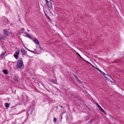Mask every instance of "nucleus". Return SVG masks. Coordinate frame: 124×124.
Instances as JSON below:
<instances>
[{
    "label": "nucleus",
    "instance_id": "obj_1",
    "mask_svg": "<svg viewBox=\"0 0 124 124\" xmlns=\"http://www.w3.org/2000/svg\"><path fill=\"white\" fill-rule=\"evenodd\" d=\"M17 65L18 67L21 69H22L24 67L23 62L21 58H19L18 60L17 63Z\"/></svg>",
    "mask_w": 124,
    "mask_h": 124
},
{
    "label": "nucleus",
    "instance_id": "obj_2",
    "mask_svg": "<svg viewBox=\"0 0 124 124\" xmlns=\"http://www.w3.org/2000/svg\"><path fill=\"white\" fill-rule=\"evenodd\" d=\"M46 3L48 7L50 8L53 7V4L51 2V0H45Z\"/></svg>",
    "mask_w": 124,
    "mask_h": 124
},
{
    "label": "nucleus",
    "instance_id": "obj_3",
    "mask_svg": "<svg viewBox=\"0 0 124 124\" xmlns=\"http://www.w3.org/2000/svg\"><path fill=\"white\" fill-rule=\"evenodd\" d=\"M19 52L20 50L19 49V50H18L17 51H16L14 54V56L16 59H18V56L19 54Z\"/></svg>",
    "mask_w": 124,
    "mask_h": 124
},
{
    "label": "nucleus",
    "instance_id": "obj_4",
    "mask_svg": "<svg viewBox=\"0 0 124 124\" xmlns=\"http://www.w3.org/2000/svg\"><path fill=\"white\" fill-rule=\"evenodd\" d=\"M96 105L97 106H98V108H99L100 110L102 112L104 113L105 115H107V114L105 111L104 110L101 108L100 106L99 105V104L97 103H96Z\"/></svg>",
    "mask_w": 124,
    "mask_h": 124
},
{
    "label": "nucleus",
    "instance_id": "obj_5",
    "mask_svg": "<svg viewBox=\"0 0 124 124\" xmlns=\"http://www.w3.org/2000/svg\"><path fill=\"white\" fill-rule=\"evenodd\" d=\"M4 33L5 35L6 36H8L10 34L11 32L8 31L7 29H5L3 30Z\"/></svg>",
    "mask_w": 124,
    "mask_h": 124
},
{
    "label": "nucleus",
    "instance_id": "obj_6",
    "mask_svg": "<svg viewBox=\"0 0 124 124\" xmlns=\"http://www.w3.org/2000/svg\"><path fill=\"white\" fill-rule=\"evenodd\" d=\"M21 52L22 53V55H25L27 54V52L24 49H21L20 50Z\"/></svg>",
    "mask_w": 124,
    "mask_h": 124
},
{
    "label": "nucleus",
    "instance_id": "obj_7",
    "mask_svg": "<svg viewBox=\"0 0 124 124\" xmlns=\"http://www.w3.org/2000/svg\"><path fill=\"white\" fill-rule=\"evenodd\" d=\"M22 33L26 34V35L25 36L26 37L31 39H32V37L28 33L26 32H22Z\"/></svg>",
    "mask_w": 124,
    "mask_h": 124
},
{
    "label": "nucleus",
    "instance_id": "obj_8",
    "mask_svg": "<svg viewBox=\"0 0 124 124\" xmlns=\"http://www.w3.org/2000/svg\"><path fill=\"white\" fill-rule=\"evenodd\" d=\"M93 67L95 68L97 70H98L100 73H101V74L103 75L104 76L105 74L104 73L102 72V71L100 70L97 67H95L94 66H93Z\"/></svg>",
    "mask_w": 124,
    "mask_h": 124
},
{
    "label": "nucleus",
    "instance_id": "obj_9",
    "mask_svg": "<svg viewBox=\"0 0 124 124\" xmlns=\"http://www.w3.org/2000/svg\"><path fill=\"white\" fill-rule=\"evenodd\" d=\"M18 80V77L16 76H14V80L16 82H17Z\"/></svg>",
    "mask_w": 124,
    "mask_h": 124
},
{
    "label": "nucleus",
    "instance_id": "obj_10",
    "mask_svg": "<svg viewBox=\"0 0 124 124\" xmlns=\"http://www.w3.org/2000/svg\"><path fill=\"white\" fill-rule=\"evenodd\" d=\"M33 41L37 45H39V42L37 39H34Z\"/></svg>",
    "mask_w": 124,
    "mask_h": 124
},
{
    "label": "nucleus",
    "instance_id": "obj_11",
    "mask_svg": "<svg viewBox=\"0 0 124 124\" xmlns=\"http://www.w3.org/2000/svg\"><path fill=\"white\" fill-rule=\"evenodd\" d=\"M3 72L6 74H7L8 73V70H3Z\"/></svg>",
    "mask_w": 124,
    "mask_h": 124
},
{
    "label": "nucleus",
    "instance_id": "obj_12",
    "mask_svg": "<svg viewBox=\"0 0 124 124\" xmlns=\"http://www.w3.org/2000/svg\"><path fill=\"white\" fill-rule=\"evenodd\" d=\"M1 39L4 40L6 38V37L4 36L1 35Z\"/></svg>",
    "mask_w": 124,
    "mask_h": 124
},
{
    "label": "nucleus",
    "instance_id": "obj_13",
    "mask_svg": "<svg viewBox=\"0 0 124 124\" xmlns=\"http://www.w3.org/2000/svg\"><path fill=\"white\" fill-rule=\"evenodd\" d=\"M5 105L7 108H8L9 106L8 104L7 103H5Z\"/></svg>",
    "mask_w": 124,
    "mask_h": 124
},
{
    "label": "nucleus",
    "instance_id": "obj_14",
    "mask_svg": "<svg viewBox=\"0 0 124 124\" xmlns=\"http://www.w3.org/2000/svg\"><path fill=\"white\" fill-rule=\"evenodd\" d=\"M25 48L27 49V50H28L29 51L32 52V53H34V51H31V50H30V49L27 48Z\"/></svg>",
    "mask_w": 124,
    "mask_h": 124
},
{
    "label": "nucleus",
    "instance_id": "obj_15",
    "mask_svg": "<svg viewBox=\"0 0 124 124\" xmlns=\"http://www.w3.org/2000/svg\"><path fill=\"white\" fill-rule=\"evenodd\" d=\"M6 51L2 52L1 54V55H4L6 53Z\"/></svg>",
    "mask_w": 124,
    "mask_h": 124
},
{
    "label": "nucleus",
    "instance_id": "obj_16",
    "mask_svg": "<svg viewBox=\"0 0 124 124\" xmlns=\"http://www.w3.org/2000/svg\"><path fill=\"white\" fill-rule=\"evenodd\" d=\"M56 118H54V120H53L54 122V123H55L56 122Z\"/></svg>",
    "mask_w": 124,
    "mask_h": 124
},
{
    "label": "nucleus",
    "instance_id": "obj_17",
    "mask_svg": "<svg viewBox=\"0 0 124 124\" xmlns=\"http://www.w3.org/2000/svg\"><path fill=\"white\" fill-rule=\"evenodd\" d=\"M21 30L23 31H25V29L24 28H22L21 29Z\"/></svg>",
    "mask_w": 124,
    "mask_h": 124
},
{
    "label": "nucleus",
    "instance_id": "obj_18",
    "mask_svg": "<svg viewBox=\"0 0 124 124\" xmlns=\"http://www.w3.org/2000/svg\"><path fill=\"white\" fill-rule=\"evenodd\" d=\"M106 75H107V76H108V77H110L112 79H113L108 74H107Z\"/></svg>",
    "mask_w": 124,
    "mask_h": 124
},
{
    "label": "nucleus",
    "instance_id": "obj_19",
    "mask_svg": "<svg viewBox=\"0 0 124 124\" xmlns=\"http://www.w3.org/2000/svg\"><path fill=\"white\" fill-rule=\"evenodd\" d=\"M76 79H75V80L77 81H79V79H78V78L77 77H76Z\"/></svg>",
    "mask_w": 124,
    "mask_h": 124
},
{
    "label": "nucleus",
    "instance_id": "obj_20",
    "mask_svg": "<svg viewBox=\"0 0 124 124\" xmlns=\"http://www.w3.org/2000/svg\"><path fill=\"white\" fill-rule=\"evenodd\" d=\"M77 54L81 58H82V57L78 53H77Z\"/></svg>",
    "mask_w": 124,
    "mask_h": 124
},
{
    "label": "nucleus",
    "instance_id": "obj_21",
    "mask_svg": "<svg viewBox=\"0 0 124 124\" xmlns=\"http://www.w3.org/2000/svg\"><path fill=\"white\" fill-rule=\"evenodd\" d=\"M73 76H74V77H75V78H76V77H77L74 74V73H73Z\"/></svg>",
    "mask_w": 124,
    "mask_h": 124
},
{
    "label": "nucleus",
    "instance_id": "obj_22",
    "mask_svg": "<svg viewBox=\"0 0 124 124\" xmlns=\"http://www.w3.org/2000/svg\"><path fill=\"white\" fill-rule=\"evenodd\" d=\"M68 119V116H67L66 117V120H67Z\"/></svg>",
    "mask_w": 124,
    "mask_h": 124
},
{
    "label": "nucleus",
    "instance_id": "obj_23",
    "mask_svg": "<svg viewBox=\"0 0 124 124\" xmlns=\"http://www.w3.org/2000/svg\"><path fill=\"white\" fill-rule=\"evenodd\" d=\"M78 82L79 83H81V82L79 80V81H78Z\"/></svg>",
    "mask_w": 124,
    "mask_h": 124
},
{
    "label": "nucleus",
    "instance_id": "obj_24",
    "mask_svg": "<svg viewBox=\"0 0 124 124\" xmlns=\"http://www.w3.org/2000/svg\"><path fill=\"white\" fill-rule=\"evenodd\" d=\"M104 77L106 79H107V80H108V78L104 76Z\"/></svg>",
    "mask_w": 124,
    "mask_h": 124
},
{
    "label": "nucleus",
    "instance_id": "obj_25",
    "mask_svg": "<svg viewBox=\"0 0 124 124\" xmlns=\"http://www.w3.org/2000/svg\"><path fill=\"white\" fill-rule=\"evenodd\" d=\"M46 90H47V91H48L49 92H50V91L48 90L46 88Z\"/></svg>",
    "mask_w": 124,
    "mask_h": 124
},
{
    "label": "nucleus",
    "instance_id": "obj_26",
    "mask_svg": "<svg viewBox=\"0 0 124 124\" xmlns=\"http://www.w3.org/2000/svg\"><path fill=\"white\" fill-rule=\"evenodd\" d=\"M60 107H61L62 108H64L62 106H61L60 105L59 106Z\"/></svg>",
    "mask_w": 124,
    "mask_h": 124
},
{
    "label": "nucleus",
    "instance_id": "obj_27",
    "mask_svg": "<svg viewBox=\"0 0 124 124\" xmlns=\"http://www.w3.org/2000/svg\"><path fill=\"white\" fill-rule=\"evenodd\" d=\"M34 53L35 54L38 53L37 52H35V51H34V53Z\"/></svg>",
    "mask_w": 124,
    "mask_h": 124
},
{
    "label": "nucleus",
    "instance_id": "obj_28",
    "mask_svg": "<svg viewBox=\"0 0 124 124\" xmlns=\"http://www.w3.org/2000/svg\"><path fill=\"white\" fill-rule=\"evenodd\" d=\"M6 19H7V22H8V19L7 18H6Z\"/></svg>",
    "mask_w": 124,
    "mask_h": 124
},
{
    "label": "nucleus",
    "instance_id": "obj_29",
    "mask_svg": "<svg viewBox=\"0 0 124 124\" xmlns=\"http://www.w3.org/2000/svg\"><path fill=\"white\" fill-rule=\"evenodd\" d=\"M0 36H1V35H0V39H1V37Z\"/></svg>",
    "mask_w": 124,
    "mask_h": 124
},
{
    "label": "nucleus",
    "instance_id": "obj_30",
    "mask_svg": "<svg viewBox=\"0 0 124 124\" xmlns=\"http://www.w3.org/2000/svg\"><path fill=\"white\" fill-rule=\"evenodd\" d=\"M62 115L61 116V119H62Z\"/></svg>",
    "mask_w": 124,
    "mask_h": 124
},
{
    "label": "nucleus",
    "instance_id": "obj_31",
    "mask_svg": "<svg viewBox=\"0 0 124 124\" xmlns=\"http://www.w3.org/2000/svg\"><path fill=\"white\" fill-rule=\"evenodd\" d=\"M35 50L36 51L37 50L36 49H35Z\"/></svg>",
    "mask_w": 124,
    "mask_h": 124
},
{
    "label": "nucleus",
    "instance_id": "obj_32",
    "mask_svg": "<svg viewBox=\"0 0 124 124\" xmlns=\"http://www.w3.org/2000/svg\"><path fill=\"white\" fill-rule=\"evenodd\" d=\"M28 31H29V30H28Z\"/></svg>",
    "mask_w": 124,
    "mask_h": 124
},
{
    "label": "nucleus",
    "instance_id": "obj_33",
    "mask_svg": "<svg viewBox=\"0 0 124 124\" xmlns=\"http://www.w3.org/2000/svg\"><path fill=\"white\" fill-rule=\"evenodd\" d=\"M57 108H58V107H57Z\"/></svg>",
    "mask_w": 124,
    "mask_h": 124
}]
</instances>
